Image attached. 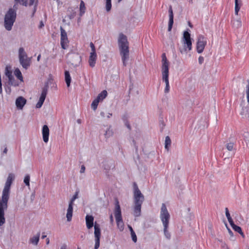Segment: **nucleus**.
Wrapping results in <instances>:
<instances>
[{"label":"nucleus","mask_w":249,"mask_h":249,"mask_svg":"<svg viewBox=\"0 0 249 249\" xmlns=\"http://www.w3.org/2000/svg\"><path fill=\"white\" fill-rule=\"evenodd\" d=\"M159 124L160 126L161 127V130L163 129V127L165 126V124L164 123V121L162 118H161L159 121Z\"/></svg>","instance_id":"37998d69"},{"label":"nucleus","mask_w":249,"mask_h":249,"mask_svg":"<svg viewBox=\"0 0 249 249\" xmlns=\"http://www.w3.org/2000/svg\"><path fill=\"white\" fill-rule=\"evenodd\" d=\"M226 148L229 151H232L233 150V143L230 142L226 144Z\"/></svg>","instance_id":"4c0bfd02"},{"label":"nucleus","mask_w":249,"mask_h":249,"mask_svg":"<svg viewBox=\"0 0 249 249\" xmlns=\"http://www.w3.org/2000/svg\"><path fill=\"white\" fill-rule=\"evenodd\" d=\"M207 44L206 38L202 35H199L197 38L196 51L198 53H202Z\"/></svg>","instance_id":"9d476101"},{"label":"nucleus","mask_w":249,"mask_h":249,"mask_svg":"<svg viewBox=\"0 0 249 249\" xmlns=\"http://www.w3.org/2000/svg\"><path fill=\"white\" fill-rule=\"evenodd\" d=\"M44 24L43 23V22L42 20L40 21L39 22V25L38 26V28L39 29L42 28L43 27H44Z\"/></svg>","instance_id":"13d9d810"},{"label":"nucleus","mask_w":249,"mask_h":249,"mask_svg":"<svg viewBox=\"0 0 249 249\" xmlns=\"http://www.w3.org/2000/svg\"><path fill=\"white\" fill-rule=\"evenodd\" d=\"M94 217L91 215H87L86 216V226L88 229H90L93 226Z\"/></svg>","instance_id":"aec40b11"},{"label":"nucleus","mask_w":249,"mask_h":249,"mask_svg":"<svg viewBox=\"0 0 249 249\" xmlns=\"http://www.w3.org/2000/svg\"><path fill=\"white\" fill-rule=\"evenodd\" d=\"M128 227L129 229V231H130V233H131V231H134L132 227L130 225H128Z\"/></svg>","instance_id":"0e129e2a"},{"label":"nucleus","mask_w":249,"mask_h":249,"mask_svg":"<svg viewBox=\"0 0 249 249\" xmlns=\"http://www.w3.org/2000/svg\"><path fill=\"white\" fill-rule=\"evenodd\" d=\"M89 45L91 49V52L96 53V49L94 44L92 42H90Z\"/></svg>","instance_id":"de8ad7c7"},{"label":"nucleus","mask_w":249,"mask_h":249,"mask_svg":"<svg viewBox=\"0 0 249 249\" xmlns=\"http://www.w3.org/2000/svg\"><path fill=\"white\" fill-rule=\"evenodd\" d=\"M94 234L95 237L94 249H98L100 246V240L101 233L100 225L97 224L96 222L94 225Z\"/></svg>","instance_id":"9b49d317"},{"label":"nucleus","mask_w":249,"mask_h":249,"mask_svg":"<svg viewBox=\"0 0 249 249\" xmlns=\"http://www.w3.org/2000/svg\"><path fill=\"white\" fill-rule=\"evenodd\" d=\"M71 12L70 14L68 15V17L70 19L73 18L76 16V12L71 9Z\"/></svg>","instance_id":"58836bf2"},{"label":"nucleus","mask_w":249,"mask_h":249,"mask_svg":"<svg viewBox=\"0 0 249 249\" xmlns=\"http://www.w3.org/2000/svg\"><path fill=\"white\" fill-rule=\"evenodd\" d=\"M124 124L129 130H130L131 129V127L130 126V124H129V121L127 122V123H124Z\"/></svg>","instance_id":"864d4df0"},{"label":"nucleus","mask_w":249,"mask_h":249,"mask_svg":"<svg viewBox=\"0 0 249 249\" xmlns=\"http://www.w3.org/2000/svg\"><path fill=\"white\" fill-rule=\"evenodd\" d=\"M14 2L16 3H19V5H22L25 7L28 6H31L34 5V8L33 10V13L32 14L31 17H33L35 13L37 10V7L38 3V0H29V3L28 2V0H14Z\"/></svg>","instance_id":"1a4fd4ad"},{"label":"nucleus","mask_w":249,"mask_h":249,"mask_svg":"<svg viewBox=\"0 0 249 249\" xmlns=\"http://www.w3.org/2000/svg\"><path fill=\"white\" fill-rule=\"evenodd\" d=\"M40 233H38L37 235L33 237L30 238V242L32 244L36 245H37L39 240Z\"/></svg>","instance_id":"a878e982"},{"label":"nucleus","mask_w":249,"mask_h":249,"mask_svg":"<svg viewBox=\"0 0 249 249\" xmlns=\"http://www.w3.org/2000/svg\"><path fill=\"white\" fill-rule=\"evenodd\" d=\"M168 13H169V22H168V31L169 32H170L172 30V28L173 27V25L174 23V14H173V11L172 9V6L171 5H169V6Z\"/></svg>","instance_id":"4468645a"},{"label":"nucleus","mask_w":249,"mask_h":249,"mask_svg":"<svg viewBox=\"0 0 249 249\" xmlns=\"http://www.w3.org/2000/svg\"><path fill=\"white\" fill-rule=\"evenodd\" d=\"M7 151H8V150H7V147H6V145H5V148H4V150H3V152H2V154H7Z\"/></svg>","instance_id":"052dcab7"},{"label":"nucleus","mask_w":249,"mask_h":249,"mask_svg":"<svg viewBox=\"0 0 249 249\" xmlns=\"http://www.w3.org/2000/svg\"><path fill=\"white\" fill-rule=\"evenodd\" d=\"M17 18V12L10 8L6 13L4 18V26L7 31H11Z\"/></svg>","instance_id":"20e7f679"},{"label":"nucleus","mask_w":249,"mask_h":249,"mask_svg":"<svg viewBox=\"0 0 249 249\" xmlns=\"http://www.w3.org/2000/svg\"><path fill=\"white\" fill-rule=\"evenodd\" d=\"M85 166L84 165H82L81 167L80 172L81 173H83L85 172Z\"/></svg>","instance_id":"5fc2aeb1"},{"label":"nucleus","mask_w":249,"mask_h":249,"mask_svg":"<svg viewBox=\"0 0 249 249\" xmlns=\"http://www.w3.org/2000/svg\"><path fill=\"white\" fill-rule=\"evenodd\" d=\"M114 215L116 218L117 226L119 230L122 231L124 230V223L123 220L121 207L119 201L115 202Z\"/></svg>","instance_id":"423d86ee"},{"label":"nucleus","mask_w":249,"mask_h":249,"mask_svg":"<svg viewBox=\"0 0 249 249\" xmlns=\"http://www.w3.org/2000/svg\"><path fill=\"white\" fill-rule=\"evenodd\" d=\"M27 100L24 97L19 96L16 99V105L17 107L19 109H22L26 104Z\"/></svg>","instance_id":"dca6fc26"},{"label":"nucleus","mask_w":249,"mask_h":249,"mask_svg":"<svg viewBox=\"0 0 249 249\" xmlns=\"http://www.w3.org/2000/svg\"><path fill=\"white\" fill-rule=\"evenodd\" d=\"M30 177L29 175H27L24 179V183L26 186H29L30 185Z\"/></svg>","instance_id":"e433bc0d"},{"label":"nucleus","mask_w":249,"mask_h":249,"mask_svg":"<svg viewBox=\"0 0 249 249\" xmlns=\"http://www.w3.org/2000/svg\"><path fill=\"white\" fill-rule=\"evenodd\" d=\"M79 191H76L74 195L73 196L71 199H72V201H74L76 199L78 198V195Z\"/></svg>","instance_id":"49530a36"},{"label":"nucleus","mask_w":249,"mask_h":249,"mask_svg":"<svg viewBox=\"0 0 249 249\" xmlns=\"http://www.w3.org/2000/svg\"><path fill=\"white\" fill-rule=\"evenodd\" d=\"M225 213H226V216L227 218L231 217L230 215V213H229V210L227 208H226V209H225Z\"/></svg>","instance_id":"3c124183"},{"label":"nucleus","mask_w":249,"mask_h":249,"mask_svg":"<svg viewBox=\"0 0 249 249\" xmlns=\"http://www.w3.org/2000/svg\"><path fill=\"white\" fill-rule=\"evenodd\" d=\"M74 201H72V199H71V200H70V201L69 202V203L68 207H73Z\"/></svg>","instance_id":"4d7b16f0"},{"label":"nucleus","mask_w":249,"mask_h":249,"mask_svg":"<svg viewBox=\"0 0 249 249\" xmlns=\"http://www.w3.org/2000/svg\"><path fill=\"white\" fill-rule=\"evenodd\" d=\"M61 38L60 44L63 49H66L68 47L69 41L68 38L67 34L62 27H60Z\"/></svg>","instance_id":"f8f14e48"},{"label":"nucleus","mask_w":249,"mask_h":249,"mask_svg":"<svg viewBox=\"0 0 249 249\" xmlns=\"http://www.w3.org/2000/svg\"><path fill=\"white\" fill-rule=\"evenodd\" d=\"M8 84L14 87L19 86L18 82L15 80L14 76L8 79Z\"/></svg>","instance_id":"cd10ccee"},{"label":"nucleus","mask_w":249,"mask_h":249,"mask_svg":"<svg viewBox=\"0 0 249 249\" xmlns=\"http://www.w3.org/2000/svg\"><path fill=\"white\" fill-rule=\"evenodd\" d=\"M228 229V232L230 234V235H231V236H233V233L232 232V231H231V230L228 228H227Z\"/></svg>","instance_id":"bf43d9fd"},{"label":"nucleus","mask_w":249,"mask_h":249,"mask_svg":"<svg viewBox=\"0 0 249 249\" xmlns=\"http://www.w3.org/2000/svg\"><path fill=\"white\" fill-rule=\"evenodd\" d=\"M171 144V140L170 139V138L167 136L165 137V148L169 150V147L170 146Z\"/></svg>","instance_id":"2f4dec72"},{"label":"nucleus","mask_w":249,"mask_h":249,"mask_svg":"<svg viewBox=\"0 0 249 249\" xmlns=\"http://www.w3.org/2000/svg\"><path fill=\"white\" fill-rule=\"evenodd\" d=\"M162 57V79L163 81L165 82V84H169V62L166 58L165 53H163L161 55Z\"/></svg>","instance_id":"39448f33"},{"label":"nucleus","mask_w":249,"mask_h":249,"mask_svg":"<svg viewBox=\"0 0 249 249\" xmlns=\"http://www.w3.org/2000/svg\"><path fill=\"white\" fill-rule=\"evenodd\" d=\"M204 57L202 56H200L198 58V63L199 64H202L204 62Z\"/></svg>","instance_id":"603ef678"},{"label":"nucleus","mask_w":249,"mask_h":249,"mask_svg":"<svg viewBox=\"0 0 249 249\" xmlns=\"http://www.w3.org/2000/svg\"><path fill=\"white\" fill-rule=\"evenodd\" d=\"M113 135V132L112 131V129H111V126H109V127L106 131L104 135L106 138H108L112 136Z\"/></svg>","instance_id":"7c9ffc66"},{"label":"nucleus","mask_w":249,"mask_h":249,"mask_svg":"<svg viewBox=\"0 0 249 249\" xmlns=\"http://www.w3.org/2000/svg\"><path fill=\"white\" fill-rule=\"evenodd\" d=\"M109 218H110V222L111 223H113V222H114V220H113V216H112V214H110V216H109Z\"/></svg>","instance_id":"e2e57ef3"},{"label":"nucleus","mask_w":249,"mask_h":249,"mask_svg":"<svg viewBox=\"0 0 249 249\" xmlns=\"http://www.w3.org/2000/svg\"><path fill=\"white\" fill-rule=\"evenodd\" d=\"M7 208L4 207L0 208V226H2L5 222V218L4 217V210Z\"/></svg>","instance_id":"412c9836"},{"label":"nucleus","mask_w":249,"mask_h":249,"mask_svg":"<svg viewBox=\"0 0 249 249\" xmlns=\"http://www.w3.org/2000/svg\"><path fill=\"white\" fill-rule=\"evenodd\" d=\"M97 59V54L96 53L91 52L89 59V65L91 68L95 66Z\"/></svg>","instance_id":"6ab92c4d"},{"label":"nucleus","mask_w":249,"mask_h":249,"mask_svg":"<svg viewBox=\"0 0 249 249\" xmlns=\"http://www.w3.org/2000/svg\"><path fill=\"white\" fill-rule=\"evenodd\" d=\"M130 234L131 235L132 241L134 243H136L137 241V237L135 231H131V233H130Z\"/></svg>","instance_id":"a19ab883"},{"label":"nucleus","mask_w":249,"mask_h":249,"mask_svg":"<svg viewBox=\"0 0 249 249\" xmlns=\"http://www.w3.org/2000/svg\"><path fill=\"white\" fill-rule=\"evenodd\" d=\"M10 191V190L5 188H4L2 191L1 201L3 207L5 208L8 207L7 203L9 198Z\"/></svg>","instance_id":"ddd939ff"},{"label":"nucleus","mask_w":249,"mask_h":249,"mask_svg":"<svg viewBox=\"0 0 249 249\" xmlns=\"http://www.w3.org/2000/svg\"><path fill=\"white\" fill-rule=\"evenodd\" d=\"M134 208L133 215L139 217L141 215L142 205L144 200V196L138 188L136 182L133 183Z\"/></svg>","instance_id":"f257e3e1"},{"label":"nucleus","mask_w":249,"mask_h":249,"mask_svg":"<svg viewBox=\"0 0 249 249\" xmlns=\"http://www.w3.org/2000/svg\"><path fill=\"white\" fill-rule=\"evenodd\" d=\"M73 57L77 60L78 63H80L81 61V56L78 54H74L73 55Z\"/></svg>","instance_id":"a18cd8bd"},{"label":"nucleus","mask_w":249,"mask_h":249,"mask_svg":"<svg viewBox=\"0 0 249 249\" xmlns=\"http://www.w3.org/2000/svg\"><path fill=\"white\" fill-rule=\"evenodd\" d=\"M105 9L107 12H109L112 7L111 0H105Z\"/></svg>","instance_id":"c756f323"},{"label":"nucleus","mask_w":249,"mask_h":249,"mask_svg":"<svg viewBox=\"0 0 249 249\" xmlns=\"http://www.w3.org/2000/svg\"><path fill=\"white\" fill-rule=\"evenodd\" d=\"M228 220L230 224V225L231 226V227H232V228H233V227H234V226H235L236 225L234 223V222L232 220V219L231 218V217H230V218H228Z\"/></svg>","instance_id":"c03bdc74"},{"label":"nucleus","mask_w":249,"mask_h":249,"mask_svg":"<svg viewBox=\"0 0 249 249\" xmlns=\"http://www.w3.org/2000/svg\"><path fill=\"white\" fill-rule=\"evenodd\" d=\"M118 43L123 65L126 66V61L128 60L129 57V42L127 36L122 33H120Z\"/></svg>","instance_id":"f03ea898"},{"label":"nucleus","mask_w":249,"mask_h":249,"mask_svg":"<svg viewBox=\"0 0 249 249\" xmlns=\"http://www.w3.org/2000/svg\"><path fill=\"white\" fill-rule=\"evenodd\" d=\"M65 74V81L66 82L67 87H69L71 85V79L70 74V72L68 71H65L64 72Z\"/></svg>","instance_id":"4be33fe9"},{"label":"nucleus","mask_w":249,"mask_h":249,"mask_svg":"<svg viewBox=\"0 0 249 249\" xmlns=\"http://www.w3.org/2000/svg\"><path fill=\"white\" fill-rule=\"evenodd\" d=\"M242 6L241 0H235V14L238 15V13Z\"/></svg>","instance_id":"5701e85b"},{"label":"nucleus","mask_w":249,"mask_h":249,"mask_svg":"<svg viewBox=\"0 0 249 249\" xmlns=\"http://www.w3.org/2000/svg\"><path fill=\"white\" fill-rule=\"evenodd\" d=\"M133 143L134 144V146L135 147L136 150H138V146L136 145V142L134 140H133Z\"/></svg>","instance_id":"680f3d73"},{"label":"nucleus","mask_w":249,"mask_h":249,"mask_svg":"<svg viewBox=\"0 0 249 249\" xmlns=\"http://www.w3.org/2000/svg\"><path fill=\"white\" fill-rule=\"evenodd\" d=\"M5 74L6 76L8 78V79L12 77L13 76L12 75V72L11 70L8 69V67L6 66L5 68Z\"/></svg>","instance_id":"c9c22d12"},{"label":"nucleus","mask_w":249,"mask_h":249,"mask_svg":"<svg viewBox=\"0 0 249 249\" xmlns=\"http://www.w3.org/2000/svg\"><path fill=\"white\" fill-rule=\"evenodd\" d=\"M170 215L168 213L166 206L164 203H162L161 208L160 218L163 226V232L166 239H171V234L168 230L169 224Z\"/></svg>","instance_id":"7ed1b4c3"},{"label":"nucleus","mask_w":249,"mask_h":249,"mask_svg":"<svg viewBox=\"0 0 249 249\" xmlns=\"http://www.w3.org/2000/svg\"><path fill=\"white\" fill-rule=\"evenodd\" d=\"M100 115L102 117H105V112L102 111L100 113Z\"/></svg>","instance_id":"338daca9"},{"label":"nucleus","mask_w":249,"mask_h":249,"mask_svg":"<svg viewBox=\"0 0 249 249\" xmlns=\"http://www.w3.org/2000/svg\"><path fill=\"white\" fill-rule=\"evenodd\" d=\"M42 133L43 141L45 143L48 142L49 141V137L50 134V130L48 125L45 124L43 126Z\"/></svg>","instance_id":"2eb2a0df"},{"label":"nucleus","mask_w":249,"mask_h":249,"mask_svg":"<svg viewBox=\"0 0 249 249\" xmlns=\"http://www.w3.org/2000/svg\"><path fill=\"white\" fill-rule=\"evenodd\" d=\"M170 90V86L169 84L166 85L165 89H164V92L165 93H167L169 92Z\"/></svg>","instance_id":"8fccbe9b"},{"label":"nucleus","mask_w":249,"mask_h":249,"mask_svg":"<svg viewBox=\"0 0 249 249\" xmlns=\"http://www.w3.org/2000/svg\"><path fill=\"white\" fill-rule=\"evenodd\" d=\"M232 229L236 232L239 233L243 238L245 237V235L244 232L242 231V229L240 227L235 225L233 227Z\"/></svg>","instance_id":"c85d7f7f"},{"label":"nucleus","mask_w":249,"mask_h":249,"mask_svg":"<svg viewBox=\"0 0 249 249\" xmlns=\"http://www.w3.org/2000/svg\"><path fill=\"white\" fill-rule=\"evenodd\" d=\"M15 179V175L13 173L8 175L4 188L10 190L11 184Z\"/></svg>","instance_id":"a211bd4d"},{"label":"nucleus","mask_w":249,"mask_h":249,"mask_svg":"<svg viewBox=\"0 0 249 249\" xmlns=\"http://www.w3.org/2000/svg\"><path fill=\"white\" fill-rule=\"evenodd\" d=\"M99 102L100 101L96 98L92 101L91 106V108L93 109V110H95L97 109Z\"/></svg>","instance_id":"f704fd0d"},{"label":"nucleus","mask_w":249,"mask_h":249,"mask_svg":"<svg viewBox=\"0 0 249 249\" xmlns=\"http://www.w3.org/2000/svg\"><path fill=\"white\" fill-rule=\"evenodd\" d=\"M232 25L233 27L235 28H238L240 27L242 25V22L240 19H236V20H233L232 21Z\"/></svg>","instance_id":"473e14b6"},{"label":"nucleus","mask_w":249,"mask_h":249,"mask_svg":"<svg viewBox=\"0 0 249 249\" xmlns=\"http://www.w3.org/2000/svg\"><path fill=\"white\" fill-rule=\"evenodd\" d=\"M86 7L83 1L81 0L80 4V15L82 16L85 12Z\"/></svg>","instance_id":"72a5a7b5"},{"label":"nucleus","mask_w":249,"mask_h":249,"mask_svg":"<svg viewBox=\"0 0 249 249\" xmlns=\"http://www.w3.org/2000/svg\"><path fill=\"white\" fill-rule=\"evenodd\" d=\"M66 245H63V246L61 247L60 249H66Z\"/></svg>","instance_id":"774afa93"},{"label":"nucleus","mask_w":249,"mask_h":249,"mask_svg":"<svg viewBox=\"0 0 249 249\" xmlns=\"http://www.w3.org/2000/svg\"><path fill=\"white\" fill-rule=\"evenodd\" d=\"M43 104V102H41V101L38 100V102L36 104V107L37 108H40L42 107Z\"/></svg>","instance_id":"09e8293b"},{"label":"nucleus","mask_w":249,"mask_h":249,"mask_svg":"<svg viewBox=\"0 0 249 249\" xmlns=\"http://www.w3.org/2000/svg\"><path fill=\"white\" fill-rule=\"evenodd\" d=\"M122 120L123 121L124 123H127L128 122V116L126 113L124 114L122 116Z\"/></svg>","instance_id":"79ce46f5"},{"label":"nucleus","mask_w":249,"mask_h":249,"mask_svg":"<svg viewBox=\"0 0 249 249\" xmlns=\"http://www.w3.org/2000/svg\"><path fill=\"white\" fill-rule=\"evenodd\" d=\"M182 42L183 44V49H180L179 51L181 53H186L187 49L189 51L192 50V42L191 37V34L188 31H185L183 32V37L182 38Z\"/></svg>","instance_id":"0eeeda50"},{"label":"nucleus","mask_w":249,"mask_h":249,"mask_svg":"<svg viewBox=\"0 0 249 249\" xmlns=\"http://www.w3.org/2000/svg\"><path fill=\"white\" fill-rule=\"evenodd\" d=\"M19 4V3H16L15 2L14 5H13V8H12V9H14L15 12H16V10L18 9V5Z\"/></svg>","instance_id":"6e6d98bb"},{"label":"nucleus","mask_w":249,"mask_h":249,"mask_svg":"<svg viewBox=\"0 0 249 249\" xmlns=\"http://www.w3.org/2000/svg\"><path fill=\"white\" fill-rule=\"evenodd\" d=\"M48 88H49V84H48V82H46L45 83L44 86L42 89L41 94V95L39 99V101L43 102V103L44 102V101L45 100V98H46V95L47 94Z\"/></svg>","instance_id":"f3484780"},{"label":"nucleus","mask_w":249,"mask_h":249,"mask_svg":"<svg viewBox=\"0 0 249 249\" xmlns=\"http://www.w3.org/2000/svg\"><path fill=\"white\" fill-rule=\"evenodd\" d=\"M73 213V207H68L66 214L67 220L70 222L71 220Z\"/></svg>","instance_id":"b1692460"},{"label":"nucleus","mask_w":249,"mask_h":249,"mask_svg":"<svg viewBox=\"0 0 249 249\" xmlns=\"http://www.w3.org/2000/svg\"><path fill=\"white\" fill-rule=\"evenodd\" d=\"M10 86L11 85H9L8 84V85H5L4 86V89H5V91L8 94H10L11 92V89Z\"/></svg>","instance_id":"ea45409f"},{"label":"nucleus","mask_w":249,"mask_h":249,"mask_svg":"<svg viewBox=\"0 0 249 249\" xmlns=\"http://www.w3.org/2000/svg\"><path fill=\"white\" fill-rule=\"evenodd\" d=\"M18 56L20 64L24 69L27 70L30 65V60L27 58V55L22 47H20L19 49Z\"/></svg>","instance_id":"6e6552de"},{"label":"nucleus","mask_w":249,"mask_h":249,"mask_svg":"<svg viewBox=\"0 0 249 249\" xmlns=\"http://www.w3.org/2000/svg\"><path fill=\"white\" fill-rule=\"evenodd\" d=\"M107 91L106 90H104L98 94L96 97V99H98L99 101H102L107 96Z\"/></svg>","instance_id":"393cba45"},{"label":"nucleus","mask_w":249,"mask_h":249,"mask_svg":"<svg viewBox=\"0 0 249 249\" xmlns=\"http://www.w3.org/2000/svg\"><path fill=\"white\" fill-rule=\"evenodd\" d=\"M2 92V83L1 82H0V94H1Z\"/></svg>","instance_id":"69168bd1"},{"label":"nucleus","mask_w":249,"mask_h":249,"mask_svg":"<svg viewBox=\"0 0 249 249\" xmlns=\"http://www.w3.org/2000/svg\"><path fill=\"white\" fill-rule=\"evenodd\" d=\"M14 74L15 76L20 81L23 82V79L22 75V73L19 69L17 68L14 71Z\"/></svg>","instance_id":"bb28decb"}]
</instances>
